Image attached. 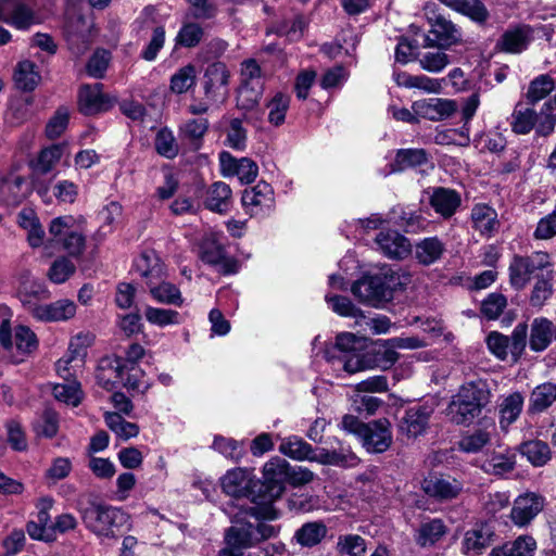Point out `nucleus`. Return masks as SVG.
<instances>
[{
    "label": "nucleus",
    "mask_w": 556,
    "mask_h": 556,
    "mask_svg": "<svg viewBox=\"0 0 556 556\" xmlns=\"http://www.w3.org/2000/svg\"><path fill=\"white\" fill-rule=\"evenodd\" d=\"M490 397L491 392L485 381L467 382L452 397L446 408L447 416L456 425H470L489 404Z\"/></svg>",
    "instance_id": "f257e3e1"
},
{
    "label": "nucleus",
    "mask_w": 556,
    "mask_h": 556,
    "mask_svg": "<svg viewBox=\"0 0 556 556\" xmlns=\"http://www.w3.org/2000/svg\"><path fill=\"white\" fill-rule=\"evenodd\" d=\"M325 356L334 370H343L349 375L371 367L367 354L362 352L361 339L350 332L338 334L334 345L326 351Z\"/></svg>",
    "instance_id": "f03ea898"
},
{
    "label": "nucleus",
    "mask_w": 556,
    "mask_h": 556,
    "mask_svg": "<svg viewBox=\"0 0 556 556\" xmlns=\"http://www.w3.org/2000/svg\"><path fill=\"white\" fill-rule=\"evenodd\" d=\"M397 280L399 277L391 268H382L376 275H366L355 281L351 291L359 302L380 307L383 303L392 300Z\"/></svg>",
    "instance_id": "7ed1b4c3"
},
{
    "label": "nucleus",
    "mask_w": 556,
    "mask_h": 556,
    "mask_svg": "<svg viewBox=\"0 0 556 556\" xmlns=\"http://www.w3.org/2000/svg\"><path fill=\"white\" fill-rule=\"evenodd\" d=\"M81 519L92 533L111 539L115 536L116 529L128 522L129 516L121 508L91 503L81 510Z\"/></svg>",
    "instance_id": "20e7f679"
},
{
    "label": "nucleus",
    "mask_w": 556,
    "mask_h": 556,
    "mask_svg": "<svg viewBox=\"0 0 556 556\" xmlns=\"http://www.w3.org/2000/svg\"><path fill=\"white\" fill-rule=\"evenodd\" d=\"M50 238L45 243V250L50 255L53 245H61L71 256H79L85 249V237L74 228V218L63 216L53 218L49 226Z\"/></svg>",
    "instance_id": "39448f33"
},
{
    "label": "nucleus",
    "mask_w": 556,
    "mask_h": 556,
    "mask_svg": "<svg viewBox=\"0 0 556 556\" xmlns=\"http://www.w3.org/2000/svg\"><path fill=\"white\" fill-rule=\"evenodd\" d=\"M424 10L430 24V35L425 38L426 47L445 49L462 41L459 28L438 11L435 3H427Z\"/></svg>",
    "instance_id": "423d86ee"
},
{
    "label": "nucleus",
    "mask_w": 556,
    "mask_h": 556,
    "mask_svg": "<svg viewBox=\"0 0 556 556\" xmlns=\"http://www.w3.org/2000/svg\"><path fill=\"white\" fill-rule=\"evenodd\" d=\"M549 265V254L543 251L528 256L515 255L509 264L510 285L517 290L523 289L538 270H543Z\"/></svg>",
    "instance_id": "0eeeda50"
},
{
    "label": "nucleus",
    "mask_w": 556,
    "mask_h": 556,
    "mask_svg": "<svg viewBox=\"0 0 556 556\" xmlns=\"http://www.w3.org/2000/svg\"><path fill=\"white\" fill-rule=\"evenodd\" d=\"M241 203L244 212L251 217L269 216L276 206L274 189L269 184L258 181L255 186L243 190Z\"/></svg>",
    "instance_id": "6e6552de"
},
{
    "label": "nucleus",
    "mask_w": 556,
    "mask_h": 556,
    "mask_svg": "<svg viewBox=\"0 0 556 556\" xmlns=\"http://www.w3.org/2000/svg\"><path fill=\"white\" fill-rule=\"evenodd\" d=\"M201 260L204 263L218 267L222 274L229 275L238 271V262L228 256L219 233H207L201 243Z\"/></svg>",
    "instance_id": "1a4fd4ad"
},
{
    "label": "nucleus",
    "mask_w": 556,
    "mask_h": 556,
    "mask_svg": "<svg viewBox=\"0 0 556 556\" xmlns=\"http://www.w3.org/2000/svg\"><path fill=\"white\" fill-rule=\"evenodd\" d=\"M290 478L289 465L285 459L273 458L263 467V489L270 500L279 498L286 489V482Z\"/></svg>",
    "instance_id": "9d476101"
},
{
    "label": "nucleus",
    "mask_w": 556,
    "mask_h": 556,
    "mask_svg": "<svg viewBox=\"0 0 556 556\" xmlns=\"http://www.w3.org/2000/svg\"><path fill=\"white\" fill-rule=\"evenodd\" d=\"M219 172L224 177H238L241 184H251L258 176V166L250 157H235L228 151L218 155Z\"/></svg>",
    "instance_id": "9b49d317"
},
{
    "label": "nucleus",
    "mask_w": 556,
    "mask_h": 556,
    "mask_svg": "<svg viewBox=\"0 0 556 556\" xmlns=\"http://www.w3.org/2000/svg\"><path fill=\"white\" fill-rule=\"evenodd\" d=\"M0 341L3 346L15 349L21 357L31 354L38 348L37 337L30 328L23 325L16 326L12 336L7 320H3L0 326Z\"/></svg>",
    "instance_id": "f8f14e48"
},
{
    "label": "nucleus",
    "mask_w": 556,
    "mask_h": 556,
    "mask_svg": "<svg viewBox=\"0 0 556 556\" xmlns=\"http://www.w3.org/2000/svg\"><path fill=\"white\" fill-rule=\"evenodd\" d=\"M0 21L20 30L39 23L35 11L22 0H0Z\"/></svg>",
    "instance_id": "ddd939ff"
},
{
    "label": "nucleus",
    "mask_w": 556,
    "mask_h": 556,
    "mask_svg": "<svg viewBox=\"0 0 556 556\" xmlns=\"http://www.w3.org/2000/svg\"><path fill=\"white\" fill-rule=\"evenodd\" d=\"M203 89L207 100H225L228 96L230 72L226 64L215 62L210 64L203 77Z\"/></svg>",
    "instance_id": "4468645a"
},
{
    "label": "nucleus",
    "mask_w": 556,
    "mask_h": 556,
    "mask_svg": "<svg viewBox=\"0 0 556 556\" xmlns=\"http://www.w3.org/2000/svg\"><path fill=\"white\" fill-rule=\"evenodd\" d=\"M545 500L542 495L534 492H526L515 498L510 510L511 522L523 528L543 510Z\"/></svg>",
    "instance_id": "2eb2a0df"
},
{
    "label": "nucleus",
    "mask_w": 556,
    "mask_h": 556,
    "mask_svg": "<svg viewBox=\"0 0 556 556\" xmlns=\"http://www.w3.org/2000/svg\"><path fill=\"white\" fill-rule=\"evenodd\" d=\"M412 110L418 117L429 121H442L452 116L456 112L457 105L454 100L431 98L415 101Z\"/></svg>",
    "instance_id": "dca6fc26"
},
{
    "label": "nucleus",
    "mask_w": 556,
    "mask_h": 556,
    "mask_svg": "<svg viewBox=\"0 0 556 556\" xmlns=\"http://www.w3.org/2000/svg\"><path fill=\"white\" fill-rule=\"evenodd\" d=\"M220 485L229 496H247L254 485L253 470L241 467L230 469L220 478Z\"/></svg>",
    "instance_id": "f3484780"
},
{
    "label": "nucleus",
    "mask_w": 556,
    "mask_h": 556,
    "mask_svg": "<svg viewBox=\"0 0 556 556\" xmlns=\"http://www.w3.org/2000/svg\"><path fill=\"white\" fill-rule=\"evenodd\" d=\"M424 492L438 501H452L463 491V483L452 477L430 476L422 481Z\"/></svg>",
    "instance_id": "a211bd4d"
},
{
    "label": "nucleus",
    "mask_w": 556,
    "mask_h": 556,
    "mask_svg": "<svg viewBox=\"0 0 556 556\" xmlns=\"http://www.w3.org/2000/svg\"><path fill=\"white\" fill-rule=\"evenodd\" d=\"M112 105L111 99L102 92V85H84L78 94L79 111L85 115H94L108 111Z\"/></svg>",
    "instance_id": "6ab92c4d"
},
{
    "label": "nucleus",
    "mask_w": 556,
    "mask_h": 556,
    "mask_svg": "<svg viewBox=\"0 0 556 556\" xmlns=\"http://www.w3.org/2000/svg\"><path fill=\"white\" fill-rule=\"evenodd\" d=\"M92 27L93 23L83 16L67 21L65 36L73 53L81 54L86 51L90 42Z\"/></svg>",
    "instance_id": "aec40b11"
},
{
    "label": "nucleus",
    "mask_w": 556,
    "mask_h": 556,
    "mask_svg": "<svg viewBox=\"0 0 556 556\" xmlns=\"http://www.w3.org/2000/svg\"><path fill=\"white\" fill-rule=\"evenodd\" d=\"M361 439L369 452H384L392 442L389 420L383 418L367 424Z\"/></svg>",
    "instance_id": "412c9836"
},
{
    "label": "nucleus",
    "mask_w": 556,
    "mask_h": 556,
    "mask_svg": "<svg viewBox=\"0 0 556 556\" xmlns=\"http://www.w3.org/2000/svg\"><path fill=\"white\" fill-rule=\"evenodd\" d=\"M327 533L328 528L324 521H307L294 531L290 543L301 548L312 549L326 539Z\"/></svg>",
    "instance_id": "4be33fe9"
},
{
    "label": "nucleus",
    "mask_w": 556,
    "mask_h": 556,
    "mask_svg": "<svg viewBox=\"0 0 556 556\" xmlns=\"http://www.w3.org/2000/svg\"><path fill=\"white\" fill-rule=\"evenodd\" d=\"M17 295L24 306L30 312V306H37V300L48 298V291L45 286L36 280L30 271L22 270L17 277Z\"/></svg>",
    "instance_id": "5701e85b"
},
{
    "label": "nucleus",
    "mask_w": 556,
    "mask_h": 556,
    "mask_svg": "<svg viewBox=\"0 0 556 556\" xmlns=\"http://www.w3.org/2000/svg\"><path fill=\"white\" fill-rule=\"evenodd\" d=\"M432 412L431 407L425 405L408 408L400 422V431L409 438L422 434L428 427Z\"/></svg>",
    "instance_id": "b1692460"
},
{
    "label": "nucleus",
    "mask_w": 556,
    "mask_h": 556,
    "mask_svg": "<svg viewBox=\"0 0 556 556\" xmlns=\"http://www.w3.org/2000/svg\"><path fill=\"white\" fill-rule=\"evenodd\" d=\"M30 314L41 321H63L76 314V305L70 300H59L50 304L30 306Z\"/></svg>",
    "instance_id": "393cba45"
},
{
    "label": "nucleus",
    "mask_w": 556,
    "mask_h": 556,
    "mask_svg": "<svg viewBox=\"0 0 556 556\" xmlns=\"http://www.w3.org/2000/svg\"><path fill=\"white\" fill-rule=\"evenodd\" d=\"M151 298L161 304L182 306L184 298L179 288L166 280V275L155 280H150L146 286Z\"/></svg>",
    "instance_id": "a878e982"
},
{
    "label": "nucleus",
    "mask_w": 556,
    "mask_h": 556,
    "mask_svg": "<svg viewBox=\"0 0 556 556\" xmlns=\"http://www.w3.org/2000/svg\"><path fill=\"white\" fill-rule=\"evenodd\" d=\"M26 197L25 179L15 170L3 176L0 181V202L9 206L20 204Z\"/></svg>",
    "instance_id": "bb28decb"
},
{
    "label": "nucleus",
    "mask_w": 556,
    "mask_h": 556,
    "mask_svg": "<svg viewBox=\"0 0 556 556\" xmlns=\"http://www.w3.org/2000/svg\"><path fill=\"white\" fill-rule=\"evenodd\" d=\"M533 39V29L529 25L508 28L498 41V47L509 53H520Z\"/></svg>",
    "instance_id": "cd10ccee"
},
{
    "label": "nucleus",
    "mask_w": 556,
    "mask_h": 556,
    "mask_svg": "<svg viewBox=\"0 0 556 556\" xmlns=\"http://www.w3.org/2000/svg\"><path fill=\"white\" fill-rule=\"evenodd\" d=\"M445 251L446 244L439 237H427L416 242L414 256L419 264L430 266L440 261Z\"/></svg>",
    "instance_id": "c85d7f7f"
},
{
    "label": "nucleus",
    "mask_w": 556,
    "mask_h": 556,
    "mask_svg": "<svg viewBox=\"0 0 556 556\" xmlns=\"http://www.w3.org/2000/svg\"><path fill=\"white\" fill-rule=\"evenodd\" d=\"M376 243L390 258H403L410 252L408 240L397 231H381L376 238Z\"/></svg>",
    "instance_id": "c756f323"
},
{
    "label": "nucleus",
    "mask_w": 556,
    "mask_h": 556,
    "mask_svg": "<svg viewBox=\"0 0 556 556\" xmlns=\"http://www.w3.org/2000/svg\"><path fill=\"white\" fill-rule=\"evenodd\" d=\"M536 549V540L530 534H521L501 546L492 548L490 556H534Z\"/></svg>",
    "instance_id": "7c9ffc66"
},
{
    "label": "nucleus",
    "mask_w": 556,
    "mask_h": 556,
    "mask_svg": "<svg viewBox=\"0 0 556 556\" xmlns=\"http://www.w3.org/2000/svg\"><path fill=\"white\" fill-rule=\"evenodd\" d=\"M79 340L80 337L72 340L70 343L68 353L60 358L55 364L56 372L65 381H71L70 377H72L84 364L86 351L83 346H80Z\"/></svg>",
    "instance_id": "2f4dec72"
},
{
    "label": "nucleus",
    "mask_w": 556,
    "mask_h": 556,
    "mask_svg": "<svg viewBox=\"0 0 556 556\" xmlns=\"http://www.w3.org/2000/svg\"><path fill=\"white\" fill-rule=\"evenodd\" d=\"M431 207L444 218H448L460 205L459 194L448 188H435L430 197Z\"/></svg>",
    "instance_id": "473e14b6"
},
{
    "label": "nucleus",
    "mask_w": 556,
    "mask_h": 556,
    "mask_svg": "<svg viewBox=\"0 0 556 556\" xmlns=\"http://www.w3.org/2000/svg\"><path fill=\"white\" fill-rule=\"evenodd\" d=\"M135 269L146 281L155 280L165 276V267L153 250L143 251L135 261Z\"/></svg>",
    "instance_id": "72a5a7b5"
},
{
    "label": "nucleus",
    "mask_w": 556,
    "mask_h": 556,
    "mask_svg": "<svg viewBox=\"0 0 556 556\" xmlns=\"http://www.w3.org/2000/svg\"><path fill=\"white\" fill-rule=\"evenodd\" d=\"M231 199L232 191L229 185L224 181H216L206 190L204 205L210 211L222 214L229 210Z\"/></svg>",
    "instance_id": "f704fd0d"
},
{
    "label": "nucleus",
    "mask_w": 556,
    "mask_h": 556,
    "mask_svg": "<svg viewBox=\"0 0 556 556\" xmlns=\"http://www.w3.org/2000/svg\"><path fill=\"white\" fill-rule=\"evenodd\" d=\"M516 466V454L510 450L492 452L481 465V469L489 475L503 476L511 472Z\"/></svg>",
    "instance_id": "c9c22d12"
},
{
    "label": "nucleus",
    "mask_w": 556,
    "mask_h": 556,
    "mask_svg": "<svg viewBox=\"0 0 556 556\" xmlns=\"http://www.w3.org/2000/svg\"><path fill=\"white\" fill-rule=\"evenodd\" d=\"M473 228L482 236L491 237L500 227L497 213L485 204H477L471 211Z\"/></svg>",
    "instance_id": "e433bc0d"
},
{
    "label": "nucleus",
    "mask_w": 556,
    "mask_h": 556,
    "mask_svg": "<svg viewBox=\"0 0 556 556\" xmlns=\"http://www.w3.org/2000/svg\"><path fill=\"white\" fill-rule=\"evenodd\" d=\"M126 364L121 358L102 359L97 371V380L106 390H112L118 381L124 380Z\"/></svg>",
    "instance_id": "4c0bfd02"
},
{
    "label": "nucleus",
    "mask_w": 556,
    "mask_h": 556,
    "mask_svg": "<svg viewBox=\"0 0 556 556\" xmlns=\"http://www.w3.org/2000/svg\"><path fill=\"white\" fill-rule=\"evenodd\" d=\"M555 329L553 323L544 317L534 318L531 324L530 349L542 352L551 344Z\"/></svg>",
    "instance_id": "58836bf2"
},
{
    "label": "nucleus",
    "mask_w": 556,
    "mask_h": 556,
    "mask_svg": "<svg viewBox=\"0 0 556 556\" xmlns=\"http://www.w3.org/2000/svg\"><path fill=\"white\" fill-rule=\"evenodd\" d=\"M535 110L533 105L518 102L510 115L509 125L517 135H528L534 130Z\"/></svg>",
    "instance_id": "ea45409f"
},
{
    "label": "nucleus",
    "mask_w": 556,
    "mask_h": 556,
    "mask_svg": "<svg viewBox=\"0 0 556 556\" xmlns=\"http://www.w3.org/2000/svg\"><path fill=\"white\" fill-rule=\"evenodd\" d=\"M534 123L536 136L548 137L554 132L556 126V94L543 103L540 112L535 111Z\"/></svg>",
    "instance_id": "a19ab883"
},
{
    "label": "nucleus",
    "mask_w": 556,
    "mask_h": 556,
    "mask_svg": "<svg viewBox=\"0 0 556 556\" xmlns=\"http://www.w3.org/2000/svg\"><path fill=\"white\" fill-rule=\"evenodd\" d=\"M523 396L520 392H514L503 399L500 404V427L507 431L509 426L514 424L520 416L523 407Z\"/></svg>",
    "instance_id": "79ce46f5"
},
{
    "label": "nucleus",
    "mask_w": 556,
    "mask_h": 556,
    "mask_svg": "<svg viewBox=\"0 0 556 556\" xmlns=\"http://www.w3.org/2000/svg\"><path fill=\"white\" fill-rule=\"evenodd\" d=\"M253 532L252 523L229 528L225 535V540L228 545L226 549L238 552L240 548H250L255 546L256 539Z\"/></svg>",
    "instance_id": "37998d69"
},
{
    "label": "nucleus",
    "mask_w": 556,
    "mask_h": 556,
    "mask_svg": "<svg viewBox=\"0 0 556 556\" xmlns=\"http://www.w3.org/2000/svg\"><path fill=\"white\" fill-rule=\"evenodd\" d=\"M490 532L483 527L470 529L465 532L462 552L467 556H478L490 545Z\"/></svg>",
    "instance_id": "c03bdc74"
},
{
    "label": "nucleus",
    "mask_w": 556,
    "mask_h": 556,
    "mask_svg": "<svg viewBox=\"0 0 556 556\" xmlns=\"http://www.w3.org/2000/svg\"><path fill=\"white\" fill-rule=\"evenodd\" d=\"M519 452L534 467L546 465L552 458V452L546 442L531 440L519 446Z\"/></svg>",
    "instance_id": "a18cd8bd"
},
{
    "label": "nucleus",
    "mask_w": 556,
    "mask_h": 556,
    "mask_svg": "<svg viewBox=\"0 0 556 556\" xmlns=\"http://www.w3.org/2000/svg\"><path fill=\"white\" fill-rule=\"evenodd\" d=\"M64 150V144H52L42 149L37 159L31 163L34 172L38 174H47L51 172L60 162Z\"/></svg>",
    "instance_id": "49530a36"
},
{
    "label": "nucleus",
    "mask_w": 556,
    "mask_h": 556,
    "mask_svg": "<svg viewBox=\"0 0 556 556\" xmlns=\"http://www.w3.org/2000/svg\"><path fill=\"white\" fill-rule=\"evenodd\" d=\"M446 7L460 12L476 22H485L489 13L479 0H439Z\"/></svg>",
    "instance_id": "de8ad7c7"
},
{
    "label": "nucleus",
    "mask_w": 556,
    "mask_h": 556,
    "mask_svg": "<svg viewBox=\"0 0 556 556\" xmlns=\"http://www.w3.org/2000/svg\"><path fill=\"white\" fill-rule=\"evenodd\" d=\"M144 317L149 324L160 328L175 326L182 323L179 312L169 308L154 307L151 305L146 306Z\"/></svg>",
    "instance_id": "09e8293b"
},
{
    "label": "nucleus",
    "mask_w": 556,
    "mask_h": 556,
    "mask_svg": "<svg viewBox=\"0 0 556 556\" xmlns=\"http://www.w3.org/2000/svg\"><path fill=\"white\" fill-rule=\"evenodd\" d=\"M264 86L240 85L237 92V108L245 114L254 111L263 97Z\"/></svg>",
    "instance_id": "8fccbe9b"
},
{
    "label": "nucleus",
    "mask_w": 556,
    "mask_h": 556,
    "mask_svg": "<svg viewBox=\"0 0 556 556\" xmlns=\"http://www.w3.org/2000/svg\"><path fill=\"white\" fill-rule=\"evenodd\" d=\"M554 89V78L547 74H542L530 81L525 97L528 104L534 105L545 99Z\"/></svg>",
    "instance_id": "3c124183"
},
{
    "label": "nucleus",
    "mask_w": 556,
    "mask_h": 556,
    "mask_svg": "<svg viewBox=\"0 0 556 556\" xmlns=\"http://www.w3.org/2000/svg\"><path fill=\"white\" fill-rule=\"evenodd\" d=\"M428 162L424 149H401L397 151L392 164L393 172H402L410 167L420 166Z\"/></svg>",
    "instance_id": "603ef678"
},
{
    "label": "nucleus",
    "mask_w": 556,
    "mask_h": 556,
    "mask_svg": "<svg viewBox=\"0 0 556 556\" xmlns=\"http://www.w3.org/2000/svg\"><path fill=\"white\" fill-rule=\"evenodd\" d=\"M14 80L17 88L31 91L40 81V75L36 71V65L30 61H22L18 63L14 74Z\"/></svg>",
    "instance_id": "864d4df0"
},
{
    "label": "nucleus",
    "mask_w": 556,
    "mask_h": 556,
    "mask_svg": "<svg viewBox=\"0 0 556 556\" xmlns=\"http://www.w3.org/2000/svg\"><path fill=\"white\" fill-rule=\"evenodd\" d=\"M556 401V384L545 382L538 386L531 393L530 407L534 412H543Z\"/></svg>",
    "instance_id": "5fc2aeb1"
},
{
    "label": "nucleus",
    "mask_w": 556,
    "mask_h": 556,
    "mask_svg": "<svg viewBox=\"0 0 556 556\" xmlns=\"http://www.w3.org/2000/svg\"><path fill=\"white\" fill-rule=\"evenodd\" d=\"M446 533V527L441 519H431L420 525L417 543L421 546L433 545Z\"/></svg>",
    "instance_id": "6e6d98bb"
},
{
    "label": "nucleus",
    "mask_w": 556,
    "mask_h": 556,
    "mask_svg": "<svg viewBox=\"0 0 556 556\" xmlns=\"http://www.w3.org/2000/svg\"><path fill=\"white\" fill-rule=\"evenodd\" d=\"M492 434L486 429H477L462 437L458 448L464 453H479L491 441Z\"/></svg>",
    "instance_id": "4d7b16f0"
},
{
    "label": "nucleus",
    "mask_w": 556,
    "mask_h": 556,
    "mask_svg": "<svg viewBox=\"0 0 556 556\" xmlns=\"http://www.w3.org/2000/svg\"><path fill=\"white\" fill-rule=\"evenodd\" d=\"M18 224L27 230V240L33 248L42 245L45 231L31 211H23L18 215Z\"/></svg>",
    "instance_id": "13d9d810"
},
{
    "label": "nucleus",
    "mask_w": 556,
    "mask_h": 556,
    "mask_svg": "<svg viewBox=\"0 0 556 556\" xmlns=\"http://www.w3.org/2000/svg\"><path fill=\"white\" fill-rule=\"evenodd\" d=\"M204 37V28L197 22L186 21L182 23L176 35V45L193 48L198 46Z\"/></svg>",
    "instance_id": "bf43d9fd"
},
{
    "label": "nucleus",
    "mask_w": 556,
    "mask_h": 556,
    "mask_svg": "<svg viewBox=\"0 0 556 556\" xmlns=\"http://www.w3.org/2000/svg\"><path fill=\"white\" fill-rule=\"evenodd\" d=\"M279 451L290 458L305 460L311 457L312 446L302 438L292 435L281 442Z\"/></svg>",
    "instance_id": "052dcab7"
},
{
    "label": "nucleus",
    "mask_w": 556,
    "mask_h": 556,
    "mask_svg": "<svg viewBox=\"0 0 556 556\" xmlns=\"http://www.w3.org/2000/svg\"><path fill=\"white\" fill-rule=\"evenodd\" d=\"M53 395L58 401L74 407L78 406L83 400L80 384L76 380L54 384Z\"/></svg>",
    "instance_id": "680f3d73"
},
{
    "label": "nucleus",
    "mask_w": 556,
    "mask_h": 556,
    "mask_svg": "<svg viewBox=\"0 0 556 556\" xmlns=\"http://www.w3.org/2000/svg\"><path fill=\"white\" fill-rule=\"evenodd\" d=\"M105 424L122 440H128L139 433V427L125 420L118 413H106Z\"/></svg>",
    "instance_id": "e2e57ef3"
},
{
    "label": "nucleus",
    "mask_w": 556,
    "mask_h": 556,
    "mask_svg": "<svg viewBox=\"0 0 556 556\" xmlns=\"http://www.w3.org/2000/svg\"><path fill=\"white\" fill-rule=\"evenodd\" d=\"M336 548L340 556H364L366 542L357 534L340 535Z\"/></svg>",
    "instance_id": "0e129e2a"
},
{
    "label": "nucleus",
    "mask_w": 556,
    "mask_h": 556,
    "mask_svg": "<svg viewBox=\"0 0 556 556\" xmlns=\"http://www.w3.org/2000/svg\"><path fill=\"white\" fill-rule=\"evenodd\" d=\"M289 104L290 98L287 94L277 92L267 103L268 122L274 126L282 125L286 119Z\"/></svg>",
    "instance_id": "69168bd1"
},
{
    "label": "nucleus",
    "mask_w": 556,
    "mask_h": 556,
    "mask_svg": "<svg viewBox=\"0 0 556 556\" xmlns=\"http://www.w3.org/2000/svg\"><path fill=\"white\" fill-rule=\"evenodd\" d=\"M248 131L240 118H232L226 134V144L236 151H244L247 148Z\"/></svg>",
    "instance_id": "338daca9"
},
{
    "label": "nucleus",
    "mask_w": 556,
    "mask_h": 556,
    "mask_svg": "<svg viewBox=\"0 0 556 556\" xmlns=\"http://www.w3.org/2000/svg\"><path fill=\"white\" fill-rule=\"evenodd\" d=\"M195 83V67L191 64L178 70L170 79V89L175 93L188 91Z\"/></svg>",
    "instance_id": "774afa93"
}]
</instances>
